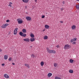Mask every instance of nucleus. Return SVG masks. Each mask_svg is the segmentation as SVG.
Returning a JSON list of instances; mask_svg holds the SVG:
<instances>
[{
    "instance_id": "1",
    "label": "nucleus",
    "mask_w": 79,
    "mask_h": 79,
    "mask_svg": "<svg viewBox=\"0 0 79 79\" xmlns=\"http://www.w3.org/2000/svg\"><path fill=\"white\" fill-rule=\"evenodd\" d=\"M47 52L48 53H56V52L54 50H50V49H49V48H47Z\"/></svg>"
},
{
    "instance_id": "2",
    "label": "nucleus",
    "mask_w": 79,
    "mask_h": 79,
    "mask_svg": "<svg viewBox=\"0 0 79 79\" xmlns=\"http://www.w3.org/2000/svg\"><path fill=\"white\" fill-rule=\"evenodd\" d=\"M71 47V46L68 45V44H66L65 45V46L64 47V48L65 50H66V49H68V48H70Z\"/></svg>"
},
{
    "instance_id": "3",
    "label": "nucleus",
    "mask_w": 79,
    "mask_h": 79,
    "mask_svg": "<svg viewBox=\"0 0 79 79\" xmlns=\"http://www.w3.org/2000/svg\"><path fill=\"white\" fill-rule=\"evenodd\" d=\"M20 19H18L17 20L18 24H22L23 23V20H20Z\"/></svg>"
},
{
    "instance_id": "4",
    "label": "nucleus",
    "mask_w": 79,
    "mask_h": 79,
    "mask_svg": "<svg viewBox=\"0 0 79 79\" xmlns=\"http://www.w3.org/2000/svg\"><path fill=\"white\" fill-rule=\"evenodd\" d=\"M18 28H16L14 30V35H16L17 34V32H18Z\"/></svg>"
},
{
    "instance_id": "5",
    "label": "nucleus",
    "mask_w": 79,
    "mask_h": 79,
    "mask_svg": "<svg viewBox=\"0 0 79 79\" xmlns=\"http://www.w3.org/2000/svg\"><path fill=\"white\" fill-rule=\"evenodd\" d=\"M8 25V24H5L4 25H2V26L1 27L2 28H3V29H4V28H5Z\"/></svg>"
},
{
    "instance_id": "6",
    "label": "nucleus",
    "mask_w": 79,
    "mask_h": 79,
    "mask_svg": "<svg viewBox=\"0 0 79 79\" xmlns=\"http://www.w3.org/2000/svg\"><path fill=\"white\" fill-rule=\"evenodd\" d=\"M26 19L27 21H31V18L30 17L27 16L26 17Z\"/></svg>"
},
{
    "instance_id": "7",
    "label": "nucleus",
    "mask_w": 79,
    "mask_h": 79,
    "mask_svg": "<svg viewBox=\"0 0 79 79\" xmlns=\"http://www.w3.org/2000/svg\"><path fill=\"white\" fill-rule=\"evenodd\" d=\"M4 77H5V78H6V79H9V76L7 74H5L4 75Z\"/></svg>"
},
{
    "instance_id": "8",
    "label": "nucleus",
    "mask_w": 79,
    "mask_h": 79,
    "mask_svg": "<svg viewBox=\"0 0 79 79\" xmlns=\"http://www.w3.org/2000/svg\"><path fill=\"white\" fill-rule=\"evenodd\" d=\"M23 40L24 41H25L26 42H29L30 41V40L29 38H26L23 39Z\"/></svg>"
},
{
    "instance_id": "9",
    "label": "nucleus",
    "mask_w": 79,
    "mask_h": 79,
    "mask_svg": "<svg viewBox=\"0 0 79 79\" xmlns=\"http://www.w3.org/2000/svg\"><path fill=\"white\" fill-rule=\"evenodd\" d=\"M35 39L34 38H32L31 39H30L31 42H34V41H35Z\"/></svg>"
},
{
    "instance_id": "10",
    "label": "nucleus",
    "mask_w": 79,
    "mask_h": 79,
    "mask_svg": "<svg viewBox=\"0 0 79 79\" xmlns=\"http://www.w3.org/2000/svg\"><path fill=\"white\" fill-rule=\"evenodd\" d=\"M76 27L74 25H73L72 26V29L73 30H74L76 29Z\"/></svg>"
},
{
    "instance_id": "11",
    "label": "nucleus",
    "mask_w": 79,
    "mask_h": 79,
    "mask_svg": "<svg viewBox=\"0 0 79 79\" xmlns=\"http://www.w3.org/2000/svg\"><path fill=\"white\" fill-rule=\"evenodd\" d=\"M4 60H7L8 59V56L7 55H5L4 56Z\"/></svg>"
},
{
    "instance_id": "12",
    "label": "nucleus",
    "mask_w": 79,
    "mask_h": 79,
    "mask_svg": "<svg viewBox=\"0 0 79 79\" xmlns=\"http://www.w3.org/2000/svg\"><path fill=\"white\" fill-rule=\"evenodd\" d=\"M52 76V73H49L48 74V77H51Z\"/></svg>"
},
{
    "instance_id": "13",
    "label": "nucleus",
    "mask_w": 79,
    "mask_h": 79,
    "mask_svg": "<svg viewBox=\"0 0 79 79\" xmlns=\"http://www.w3.org/2000/svg\"><path fill=\"white\" fill-rule=\"evenodd\" d=\"M25 65L27 67V68H30V67L29 66V64H25Z\"/></svg>"
},
{
    "instance_id": "14",
    "label": "nucleus",
    "mask_w": 79,
    "mask_h": 79,
    "mask_svg": "<svg viewBox=\"0 0 79 79\" xmlns=\"http://www.w3.org/2000/svg\"><path fill=\"white\" fill-rule=\"evenodd\" d=\"M22 1L24 3H27L29 2V0H22Z\"/></svg>"
},
{
    "instance_id": "15",
    "label": "nucleus",
    "mask_w": 79,
    "mask_h": 79,
    "mask_svg": "<svg viewBox=\"0 0 79 79\" xmlns=\"http://www.w3.org/2000/svg\"><path fill=\"white\" fill-rule=\"evenodd\" d=\"M22 31L23 33H26V30L25 29H23L22 30Z\"/></svg>"
},
{
    "instance_id": "16",
    "label": "nucleus",
    "mask_w": 79,
    "mask_h": 79,
    "mask_svg": "<svg viewBox=\"0 0 79 79\" xmlns=\"http://www.w3.org/2000/svg\"><path fill=\"white\" fill-rule=\"evenodd\" d=\"M45 27L46 29H48V28H49V26L47 25H46L45 26Z\"/></svg>"
},
{
    "instance_id": "17",
    "label": "nucleus",
    "mask_w": 79,
    "mask_h": 79,
    "mask_svg": "<svg viewBox=\"0 0 79 79\" xmlns=\"http://www.w3.org/2000/svg\"><path fill=\"white\" fill-rule=\"evenodd\" d=\"M44 39H45V40H46L48 39V36H47V35H45L44 36Z\"/></svg>"
},
{
    "instance_id": "18",
    "label": "nucleus",
    "mask_w": 79,
    "mask_h": 79,
    "mask_svg": "<svg viewBox=\"0 0 79 79\" xmlns=\"http://www.w3.org/2000/svg\"><path fill=\"white\" fill-rule=\"evenodd\" d=\"M40 64L41 66H43L44 65V63L43 61H42L40 63Z\"/></svg>"
},
{
    "instance_id": "19",
    "label": "nucleus",
    "mask_w": 79,
    "mask_h": 79,
    "mask_svg": "<svg viewBox=\"0 0 79 79\" xmlns=\"http://www.w3.org/2000/svg\"><path fill=\"white\" fill-rule=\"evenodd\" d=\"M73 61H74V60L72 59H70L69 60V62H70L71 63H73Z\"/></svg>"
},
{
    "instance_id": "20",
    "label": "nucleus",
    "mask_w": 79,
    "mask_h": 79,
    "mask_svg": "<svg viewBox=\"0 0 79 79\" xmlns=\"http://www.w3.org/2000/svg\"><path fill=\"white\" fill-rule=\"evenodd\" d=\"M30 36L32 38H34V35L33 34H31Z\"/></svg>"
},
{
    "instance_id": "21",
    "label": "nucleus",
    "mask_w": 79,
    "mask_h": 79,
    "mask_svg": "<svg viewBox=\"0 0 79 79\" xmlns=\"http://www.w3.org/2000/svg\"><path fill=\"white\" fill-rule=\"evenodd\" d=\"M54 67H56L57 66H58V64L56 63H54Z\"/></svg>"
},
{
    "instance_id": "22",
    "label": "nucleus",
    "mask_w": 79,
    "mask_h": 79,
    "mask_svg": "<svg viewBox=\"0 0 79 79\" xmlns=\"http://www.w3.org/2000/svg\"><path fill=\"white\" fill-rule=\"evenodd\" d=\"M69 73H73V70L72 69L70 70H69Z\"/></svg>"
},
{
    "instance_id": "23",
    "label": "nucleus",
    "mask_w": 79,
    "mask_h": 79,
    "mask_svg": "<svg viewBox=\"0 0 79 79\" xmlns=\"http://www.w3.org/2000/svg\"><path fill=\"white\" fill-rule=\"evenodd\" d=\"M13 4V3L11 2H9V6H10V7H11V5Z\"/></svg>"
},
{
    "instance_id": "24",
    "label": "nucleus",
    "mask_w": 79,
    "mask_h": 79,
    "mask_svg": "<svg viewBox=\"0 0 79 79\" xmlns=\"http://www.w3.org/2000/svg\"><path fill=\"white\" fill-rule=\"evenodd\" d=\"M19 34L20 35H21V36H22V35H23V32L21 31L19 33Z\"/></svg>"
},
{
    "instance_id": "25",
    "label": "nucleus",
    "mask_w": 79,
    "mask_h": 79,
    "mask_svg": "<svg viewBox=\"0 0 79 79\" xmlns=\"http://www.w3.org/2000/svg\"><path fill=\"white\" fill-rule=\"evenodd\" d=\"M22 36V37H26V34L23 33V34Z\"/></svg>"
},
{
    "instance_id": "26",
    "label": "nucleus",
    "mask_w": 79,
    "mask_h": 79,
    "mask_svg": "<svg viewBox=\"0 0 79 79\" xmlns=\"http://www.w3.org/2000/svg\"><path fill=\"white\" fill-rule=\"evenodd\" d=\"M31 57H32V58H34V57H35V56L34 55L32 54L31 55Z\"/></svg>"
},
{
    "instance_id": "27",
    "label": "nucleus",
    "mask_w": 79,
    "mask_h": 79,
    "mask_svg": "<svg viewBox=\"0 0 79 79\" xmlns=\"http://www.w3.org/2000/svg\"><path fill=\"white\" fill-rule=\"evenodd\" d=\"M55 79H61V78L59 77H55Z\"/></svg>"
},
{
    "instance_id": "28",
    "label": "nucleus",
    "mask_w": 79,
    "mask_h": 79,
    "mask_svg": "<svg viewBox=\"0 0 79 79\" xmlns=\"http://www.w3.org/2000/svg\"><path fill=\"white\" fill-rule=\"evenodd\" d=\"M73 40L74 41H76L77 40V38H74L73 39Z\"/></svg>"
},
{
    "instance_id": "29",
    "label": "nucleus",
    "mask_w": 79,
    "mask_h": 79,
    "mask_svg": "<svg viewBox=\"0 0 79 79\" xmlns=\"http://www.w3.org/2000/svg\"><path fill=\"white\" fill-rule=\"evenodd\" d=\"M74 41V40H73V39H72L71 40L70 42H73Z\"/></svg>"
},
{
    "instance_id": "30",
    "label": "nucleus",
    "mask_w": 79,
    "mask_h": 79,
    "mask_svg": "<svg viewBox=\"0 0 79 79\" xmlns=\"http://www.w3.org/2000/svg\"><path fill=\"white\" fill-rule=\"evenodd\" d=\"M9 61H11V57H10L8 59Z\"/></svg>"
},
{
    "instance_id": "31",
    "label": "nucleus",
    "mask_w": 79,
    "mask_h": 79,
    "mask_svg": "<svg viewBox=\"0 0 79 79\" xmlns=\"http://www.w3.org/2000/svg\"><path fill=\"white\" fill-rule=\"evenodd\" d=\"M42 18H45V15H42Z\"/></svg>"
},
{
    "instance_id": "32",
    "label": "nucleus",
    "mask_w": 79,
    "mask_h": 79,
    "mask_svg": "<svg viewBox=\"0 0 79 79\" xmlns=\"http://www.w3.org/2000/svg\"><path fill=\"white\" fill-rule=\"evenodd\" d=\"M10 21V20H7L6 21V23H8Z\"/></svg>"
},
{
    "instance_id": "33",
    "label": "nucleus",
    "mask_w": 79,
    "mask_h": 79,
    "mask_svg": "<svg viewBox=\"0 0 79 79\" xmlns=\"http://www.w3.org/2000/svg\"><path fill=\"white\" fill-rule=\"evenodd\" d=\"M56 47L57 48H60V45H57Z\"/></svg>"
},
{
    "instance_id": "34",
    "label": "nucleus",
    "mask_w": 79,
    "mask_h": 79,
    "mask_svg": "<svg viewBox=\"0 0 79 79\" xmlns=\"http://www.w3.org/2000/svg\"><path fill=\"white\" fill-rule=\"evenodd\" d=\"M73 44L74 45V44H76V42H73Z\"/></svg>"
},
{
    "instance_id": "35",
    "label": "nucleus",
    "mask_w": 79,
    "mask_h": 79,
    "mask_svg": "<svg viewBox=\"0 0 79 79\" xmlns=\"http://www.w3.org/2000/svg\"><path fill=\"white\" fill-rule=\"evenodd\" d=\"M27 6H25V9H27Z\"/></svg>"
},
{
    "instance_id": "36",
    "label": "nucleus",
    "mask_w": 79,
    "mask_h": 79,
    "mask_svg": "<svg viewBox=\"0 0 79 79\" xmlns=\"http://www.w3.org/2000/svg\"><path fill=\"white\" fill-rule=\"evenodd\" d=\"M63 10L64 9H63V8H61L60 9V10L61 11H63Z\"/></svg>"
},
{
    "instance_id": "37",
    "label": "nucleus",
    "mask_w": 79,
    "mask_h": 79,
    "mask_svg": "<svg viewBox=\"0 0 79 79\" xmlns=\"http://www.w3.org/2000/svg\"><path fill=\"white\" fill-rule=\"evenodd\" d=\"M60 23H63V22L62 21H60Z\"/></svg>"
},
{
    "instance_id": "38",
    "label": "nucleus",
    "mask_w": 79,
    "mask_h": 79,
    "mask_svg": "<svg viewBox=\"0 0 79 79\" xmlns=\"http://www.w3.org/2000/svg\"><path fill=\"white\" fill-rule=\"evenodd\" d=\"M2 52V49H0V52Z\"/></svg>"
},
{
    "instance_id": "39",
    "label": "nucleus",
    "mask_w": 79,
    "mask_h": 79,
    "mask_svg": "<svg viewBox=\"0 0 79 79\" xmlns=\"http://www.w3.org/2000/svg\"><path fill=\"white\" fill-rule=\"evenodd\" d=\"M12 64H13V65H15V63H12Z\"/></svg>"
},
{
    "instance_id": "40",
    "label": "nucleus",
    "mask_w": 79,
    "mask_h": 79,
    "mask_svg": "<svg viewBox=\"0 0 79 79\" xmlns=\"http://www.w3.org/2000/svg\"><path fill=\"white\" fill-rule=\"evenodd\" d=\"M4 65H5V64H2V66H4Z\"/></svg>"
},
{
    "instance_id": "41",
    "label": "nucleus",
    "mask_w": 79,
    "mask_h": 79,
    "mask_svg": "<svg viewBox=\"0 0 79 79\" xmlns=\"http://www.w3.org/2000/svg\"><path fill=\"white\" fill-rule=\"evenodd\" d=\"M62 3H63V4H64V1H63L62 2Z\"/></svg>"
},
{
    "instance_id": "42",
    "label": "nucleus",
    "mask_w": 79,
    "mask_h": 79,
    "mask_svg": "<svg viewBox=\"0 0 79 79\" xmlns=\"http://www.w3.org/2000/svg\"><path fill=\"white\" fill-rule=\"evenodd\" d=\"M37 0H35V2L36 3H37Z\"/></svg>"
},
{
    "instance_id": "43",
    "label": "nucleus",
    "mask_w": 79,
    "mask_h": 79,
    "mask_svg": "<svg viewBox=\"0 0 79 79\" xmlns=\"http://www.w3.org/2000/svg\"><path fill=\"white\" fill-rule=\"evenodd\" d=\"M10 34H11V33L10 32H9L8 34L9 35H10Z\"/></svg>"
},
{
    "instance_id": "44",
    "label": "nucleus",
    "mask_w": 79,
    "mask_h": 79,
    "mask_svg": "<svg viewBox=\"0 0 79 79\" xmlns=\"http://www.w3.org/2000/svg\"><path fill=\"white\" fill-rule=\"evenodd\" d=\"M77 2H79V0H77Z\"/></svg>"
},
{
    "instance_id": "45",
    "label": "nucleus",
    "mask_w": 79,
    "mask_h": 79,
    "mask_svg": "<svg viewBox=\"0 0 79 79\" xmlns=\"http://www.w3.org/2000/svg\"><path fill=\"white\" fill-rule=\"evenodd\" d=\"M44 31H45L44 30H43V31H44Z\"/></svg>"
},
{
    "instance_id": "46",
    "label": "nucleus",
    "mask_w": 79,
    "mask_h": 79,
    "mask_svg": "<svg viewBox=\"0 0 79 79\" xmlns=\"http://www.w3.org/2000/svg\"><path fill=\"white\" fill-rule=\"evenodd\" d=\"M31 47H32L31 46Z\"/></svg>"
},
{
    "instance_id": "47",
    "label": "nucleus",
    "mask_w": 79,
    "mask_h": 79,
    "mask_svg": "<svg viewBox=\"0 0 79 79\" xmlns=\"http://www.w3.org/2000/svg\"><path fill=\"white\" fill-rule=\"evenodd\" d=\"M31 47H32L31 46Z\"/></svg>"
}]
</instances>
